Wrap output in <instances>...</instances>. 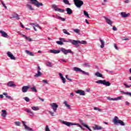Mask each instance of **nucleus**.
Segmentation results:
<instances>
[{"mask_svg":"<svg viewBox=\"0 0 131 131\" xmlns=\"http://www.w3.org/2000/svg\"><path fill=\"white\" fill-rule=\"evenodd\" d=\"M59 40L62 41V42H70L73 46H75L77 48L79 47V44L80 45H86L88 43L86 41L84 40H72L71 39H68V40H66L63 38H60Z\"/></svg>","mask_w":131,"mask_h":131,"instance_id":"f257e3e1","label":"nucleus"},{"mask_svg":"<svg viewBox=\"0 0 131 131\" xmlns=\"http://www.w3.org/2000/svg\"><path fill=\"white\" fill-rule=\"evenodd\" d=\"M60 52H62L64 55H68V54H72V55H73L74 54L71 49H66L64 48H61L60 50H50V53H51V54H59Z\"/></svg>","mask_w":131,"mask_h":131,"instance_id":"f03ea898","label":"nucleus"},{"mask_svg":"<svg viewBox=\"0 0 131 131\" xmlns=\"http://www.w3.org/2000/svg\"><path fill=\"white\" fill-rule=\"evenodd\" d=\"M96 83H98V84H103L106 86H110L111 85V83L109 81H106V80H99L96 81Z\"/></svg>","mask_w":131,"mask_h":131,"instance_id":"7ed1b4c3","label":"nucleus"},{"mask_svg":"<svg viewBox=\"0 0 131 131\" xmlns=\"http://www.w3.org/2000/svg\"><path fill=\"white\" fill-rule=\"evenodd\" d=\"M30 4L31 5H34L35 7H37V8H39V7H42L43 6V4L41 3L38 2L37 0H30Z\"/></svg>","mask_w":131,"mask_h":131,"instance_id":"20e7f679","label":"nucleus"},{"mask_svg":"<svg viewBox=\"0 0 131 131\" xmlns=\"http://www.w3.org/2000/svg\"><path fill=\"white\" fill-rule=\"evenodd\" d=\"M73 70H74V71H75L76 72H81V73H82V74H83L84 75H90V73L86 72L84 71H82V70H81L79 68L74 67L73 68Z\"/></svg>","mask_w":131,"mask_h":131,"instance_id":"39448f33","label":"nucleus"},{"mask_svg":"<svg viewBox=\"0 0 131 131\" xmlns=\"http://www.w3.org/2000/svg\"><path fill=\"white\" fill-rule=\"evenodd\" d=\"M113 122H114L115 124H120V125L124 126L125 124L124 122L121 120H118V117L117 116H115L114 118Z\"/></svg>","mask_w":131,"mask_h":131,"instance_id":"423d86ee","label":"nucleus"},{"mask_svg":"<svg viewBox=\"0 0 131 131\" xmlns=\"http://www.w3.org/2000/svg\"><path fill=\"white\" fill-rule=\"evenodd\" d=\"M74 3L77 8H81V6L83 5V2L81 0H74Z\"/></svg>","mask_w":131,"mask_h":131,"instance_id":"0eeeda50","label":"nucleus"},{"mask_svg":"<svg viewBox=\"0 0 131 131\" xmlns=\"http://www.w3.org/2000/svg\"><path fill=\"white\" fill-rule=\"evenodd\" d=\"M50 105L51 106V108L52 109H53L54 112H57V109H58V104H57V103H51Z\"/></svg>","mask_w":131,"mask_h":131,"instance_id":"6e6552de","label":"nucleus"},{"mask_svg":"<svg viewBox=\"0 0 131 131\" xmlns=\"http://www.w3.org/2000/svg\"><path fill=\"white\" fill-rule=\"evenodd\" d=\"M23 124L25 127V130L27 131H34L33 129L32 128L29 127L26 124V122L23 121Z\"/></svg>","mask_w":131,"mask_h":131,"instance_id":"1a4fd4ad","label":"nucleus"},{"mask_svg":"<svg viewBox=\"0 0 131 131\" xmlns=\"http://www.w3.org/2000/svg\"><path fill=\"white\" fill-rule=\"evenodd\" d=\"M25 111H26L27 113H28L29 116H31V117H33V116H34V113L31 111L30 108H27L25 110Z\"/></svg>","mask_w":131,"mask_h":131,"instance_id":"9d476101","label":"nucleus"},{"mask_svg":"<svg viewBox=\"0 0 131 131\" xmlns=\"http://www.w3.org/2000/svg\"><path fill=\"white\" fill-rule=\"evenodd\" d=\"M30 25H31V26H33L35 31H37V30H36V28H35V27H37L39 29H41V27H40L39 26V25H38V24H37L30 23ZM34 26H35V27H34Z\"/></svg>","mask_w":131,"mask_h":131,"instance_id":"9b49d317","label":"nucleus"},{"mask_svg":"<svg viewBox=\"0 0 131 131\" xmlns=\"http://www.w3.org/2000/svg\"><path fill=\"white\" fill-rule=\"evenodd\" d=\"M7 86L9 88H13L16 86V84H15V83L14 81H10L7 83Z\"/></svg>","mask_w":131,"mask_h":131,"instance_id":"f8f14e48","label":"nucleus"},{"mask_svg":"<svg viewBox=\"0 0 131 131\" xmlns=\"http://www.w3.org/2000/svg\"><path fill=\"white\" fill-rule=\"evenodd\" d=\"M7 56L10 58L11 60H16V57L10 51L7 52Z\"/></svg>","mask_w":131,"mask_h":131,"instance_id":"ddd939ff","label":"nucleus"},{"mask_svg":"<svg viewBox=\"0 0 131 131\" xmlns=\"http://www.w3.org/2000/svg\"><path fill=\"white\" fill-rule=\"evenodd\" d=\"M0 33L3 37H5L6 38H9V35L6 32L4 31L0 30Z\"/></svg>","mask_w":131,"mask_h":131,"instance_id":"4468645a","label":"nucleus"},{"mask_svg":"<svg viewBox=\"0 0 131 131\" xmlns=\"http://www.w3.org/2000/svg\"><path fill=\"white\" fill-rule=\"evenodd\" d=\"M76 94H79L80 96H85V93H84V91L81 90H78L75 92Z\"/></svg>","mask_w":131,"mask_h":131,"instance_id":"2eb2a0df","label":"nucleus"},{"mask_svg":"<svg viewBox=\"0 0 131 131\" xmlns=\"http://www.w3.org/2000/svg\"><path fill=\"white\" fill-rule=\"evenodd\" d=\"M103 18H104V19H105V20L106 23H107V24L112 26L113 22H112V21H111V20L110 19L108 18L106 16H104Z\"/></svg>","mask_w":131,"mask_h":131,"instance_id":"dca6fc26","label":"nucleus"},{"mask_svg":"<svg viewBox=\"0 0 131 131\" xmlns=\"http://www.w3.org/2000/svg\"><path fill=\"white\" fill-rule=\"evenodd\" d=\"M29 88H30V86L29 85L23 86L21 89L23 93H26L28 91Z\"/></svg>","mask_w":131,"mask_h":131,"instance_id":"f3484780","label":"nucleus"},{"mask_svg":"<svg viewBox=\"0 0 131 131\" xmlns=\"http://www.w3.org/2000/svg\"><path fill=\"white\" fill-rule=\"evenodd\" d=\"M79 122H80V123H81V124H82V125L84 126V127H86V128H88V129H89V130H90L91 129V128H90V127H89V125L85 124L82 121V120H79Z\"/></svg>","mask_w":131,"mask_h":131,"instance_id":"a211bd4d","label":"nucleus"},{"mask_svg":"<svg viewBox=\"0 0 131 131\" xmlns=\"http://www.w3.org/2000/svg\"><path fill=\"white\" fill-rule=\"evenodd\" d=\"M59 76H60L63 83H66V79H65V78H64V76H63V74H62L61 73H59Z\"/></svg>","mask_w":131,"mask_h":131,"instance_id":"6ab92c4d","label":"nucleus"},{"mask_svg":"<svg viewBox=\"0 0 131 131\" xmlns=\"http://www.w3.org/2000/svg\"><path fill=\"white\" fill-rule=\"evenodd\" d=\"M2 112L3 113L1 114V116H2V117H3L4 118H6V117H7V115H8L7 111L3 110L2 111Z\"/></svg>","mask_w":131,"mask_h":131,"instance_id":"aec40b11","label":"nucleus"},{"mask_svg":"<svg viewBox=\"0 0 131 131\" xmlns=\"http://www.w3.org/2000/svg\"><path fill=\"white\" fill-rule=\"evenodd\" d=\"M20 35L22 36L23 37H24V38H25V39L29 40V41H32V39H31V38H29V37H27L26 35H25L23 34H20Z\"/></svg>","mask_w":131,"mask_h":131,"instance_id":"412c9836","label":"nucleus"},{"mask_svg":"<svg viewBox=\"0 0 131 131\" xmlns=\"http://www.w3.org/2000/svg\"><path fill=\"white\" fill-rule=\"evenodd\" d=\"M93 128L94 130H100V129H102V127L95 125V126L93 127Z\"/></svg>","mask_w":131,"mask_h":131,"instance_id":"4be33fe9","label":"nucleus"},{"mask_svg":"<svg viewBox=\"0 0 131 131\" xmlns=\"http://www.w3.org/2000/svg\"><path fill=\"white\" fill-rule=\"evenodd\" d=\"M121 16L122 18H126L128 17V14L125 13V12H121Z\"/></svg>","mask_w":131,"mask_h":131,"instance_id":"5701e85b","label":"nucleus"},{"mask_svg":"<svg viewBox=\"0 0 131 131\" xmlns=\"http://www.w3.org/2000/svg\"><path fill=\"white\" fill-rule=\"evenodd\" d=\"M41 75H42V73H41V72H40V71H37V73H36V74L34 75V77H40Z\"/></svg>","mask_w":131,"mask_h":131,"instance_id":"b1692460","label":"nucleus"},{"mask_svg":"<svg viewBox=\"0 0 131 131\" xmlns=\"http://www.w3.org/2000/svg\"><path fill=\"white\" fill-rule=\"evenodd\" d=\"M12 18H15L16 19V20H20V17H19V15L17 13L13 14L12 15Z\"/></svg>","mask_w":131,"mask_h":131,"instance_id":"393cba45","label":"nucleus"},{"mask_svg":"<svg viewBox=\"0 0 131 131\" xmlns=\"http://www.w3.org/2000/svg\"><path fill=\"white\" fill-rule=\"evenodd\" d=\"M66 11L67 12V14L68 15H71V14H72V10L70 8H67L66 9Z\"/></svg>","mask_w":131,"mask_h":131,"instance_id":"a878e982","label":"nucleus"},{"mask_svg":"<svg viewBox=\"0 0 131 131\" xmlns=\"http://www.w3.org/2000/svg\"><path fill=\"white\" fill-rule=\"evenodd\" d=\"M25 52L28 55H29V56H32V57H34V54H33V53H32L28 50H25Z\"/></svg>","mask_w":131,"mask_h":131,"instance_id":"bb28decb","label":"nucleus"},{"mask_svg":"<svg viewBox=\"0 0 131 131\" xmlns=\"http://www.w3.org/2000/svg\"><path fill=\"white\" fill-rule=\"evenodd\" d=\"M100 41L101 43V45H100V48L101 49H103V48H104L105 46V42L104 41V40H102L101 39H100Z\"/></svg>","mask_w":131,"mask_h":131,"instance_id":"cd10ccee","label":"nucleus"},{"mask_svg":"<svg viewBox=\"0 0 131 131\" xmlns=\"http://www.w3.org/2000/svg\"><path fill=\"white\" fill-rule=\"evenodd\" d=\"M95 75L97 77H103V75H102V74L100 73L99 72L95 73Z\"/></svg>","mask_w":131,"mask_h":131,"instance_id":"c85d7f7f","label":"nucleus"},{"mask_svg":"<svg viewBox=\"0 0 131 131\" xmlns=\"http://www.w3.org/2000/svg\"><path fill=\"white\" fill-rule=\"evenodd\" d=\"M31 109H32L34 111H37L39 110V107L38 106H32Z\"/></svg>","mask_w":131,"mask_h":131,"instance_id":"c756f323","label":"nucleus"},{"mask_svg":"<svg viewBox=\"0 0 131 131\" xmlns=\"http://www.w3.org/2000/svg\"><path fill=\"white\" fill-rule=\"evenodd\" d=\"M83 66L87 67L88 68H90V67H91V64H90V63L88 62H85L83 64Z\"/></svg>","mask_w":131,"mask_h":131,"instance_id":"7c9ffc66","label":"nucleus"},{"mask_svg":"<svg viewBox=\"0 0 131 131\" xmlns=\"http://www.w3.org/2000/svg\"><path fill=\"white\" fill-rule=\"evenodd\" d=\"M52 8L56 12H57L58 10L59 9V8H58V7H57V5H52Z\"/></svg>","mask_w":131,"mask_h":131,"instance_id":"2f4dec72","label":"nucleus"},{"mask_svg":"<svg viewBox=\"0 0 131 131\" xmlns=\"http://www.w3.org/2000/svg\"><path fill=\"white\" fill-rule=\"evenodd\" d=\"M63 3L65 4V5H68V6H71V4L69 3V1L68 0H63Z\"/></svg>","mask_w":131,"mask_h":131,"instance_id":"473e14b6","label":"nucleus"},{"mask_svg":"<svg viewBox=\"0 0 131 131\" xmlns=\"http://www.w3.org/2000/svg\"><path fill=\"white\" fill-rule=\"evenodd\" d=\"M31 90L32 92H34V93H37V90H36L35 86L31 88Z\"/></svg>","mask_w":131,"mask_h":131,"instance_id":"72a5a7b5","label":"nucleus"},{"mask_svg":"<svg viewBox=\"0 0 131 131\" xmlns=\"http://www.w3.org/2000/svg\"><path fill=\"white\" fill-rule=\"evenodd\" d=\"M63 104L65 105V106H66V107H67V108H68V109H71V107H70V105H69V104H68L67 103V101H64V102H63Z\"/></svg>","mask_w":131,"mask_h":131,"instance_id":"f704fd0d","label":"nucleus"},{"mask_svg":"<svg viewBox=\"0 0 131 131\" xmlns=\"http://www.w3.org/2000/svg\"><path fill=\"white\" fill-rule=\"evenodd\" d=\"M62 31L63 32V33H64V34H67L68 35H70V33L67 32V29H63Z\"/></svg>","mask_w":131,"mask_h":131,"instance_id":"c9c22d12","label":"nucleus"},{"mask_svg":"<svg viewBox=\"0 0 131 131\" xmlns=\"http://www.w3.org/2000/svg\"><path fill=\"white\" fill-rule=\"evenodd\" d=\"M62 123L63 124H65V125H67V126H70V122H69L63 121Z\"/></svg>","mask_w":131,"mask_h":131,"instance_id":"e433bc0d","label":"nucleus"},{"mask_svg":"<svg viewBox=\"0 0 131 131\" xmlns=\"http://www.w3.org/2000/svg\"><path fill=\"white\" fill-rule=\"evenodd\" d=\"M47 66H48V67H53V64H52V62L48 61L47 63Z\"/></svg>","mask_w":131,"mask_h":131,"instance_id":"4c0bfd02","label":"nucleus"},{"mask_svg":"<svg viewBox=\"0 0 131 131\" xmlns=\"http://www.w3.org/2000/svg\"><path fill=\"white\" fill-rule=\"evenodd\" d=\"M57 18L59 19V20H61L62 21H65L66 20V19L62 18L60 16H57Z\"/></svg>","mask_w":131,"mask_h":131,"instance_id":"58836bf2","label":"nucleus"},{"mask_svg":"<svg viewBox=\"0 0 131 131\" xmlns=\"http://www.w3.org/2000/svg\"><path fill=\"white\" fill-rule=\"evenodd\" d=\"M94 110H96L97 111H98L99 112H102V109L99 108L97 107H94Z\"/></svg>","mask_w":131,"mask_h":131,"instance_id":"ea45409f","label":"nucleus"},{"mask_svg":"<svg viewBox=\"0 0 131 131\" xmlns=\"http://www.w3.org/2000/svg\"><path fill=\"white\" fill-rule=\"evenodd\" d=\"M84 15L87 17V18H90V16L89 15V13L86 11H83Z\"/></svg>","mask_w":131,"mask_h":131,"instance_id":"a19ab883","label":"nucleus"},{"mask_svg":"<svg viewBox=\"0 0 131 131\" xmlns=\"http://www.w3.org/2000/svg\"><path fill=\"white\" fill-rule=\"evenodd\" d=\"M27 7H29V9L31 10V11H33V8H32V6L29 5V4H27Z\"/></svg>","mask_w":131,"mask_h":131,"instance_id":"79ce46f5","label":"nucleus"},{"mask_svg":"<svg viewBox=\"0 0 131 131\" xmlns=\"http://www.w3.org/2000/svg\"><path fill=\"white\" fill-rule=\"evenodd\" d=\"M56 43H57V45H59L60 46H63V42H62V41H56Z\"/></svg>","mask_w":131,"mask_h":131,"instance_id":"37998d69","label":"nucleus"},{"mask_svg":"<svg viewBox=\"0 0 131 131\" xmlns=\"http://www.w3.org/2000/svg\"><path fill=\"white\" fill-rule=\"evenodd\" d=\"M1 3H2V5H3V6L4 7V8H5V9H6V10H8V8L6 6V4H5V3L3 1L1 2Z\"/></svg>","mask_w":131,"mask_h":131,"instance_id":"c03bdc74","label":"nucleus"},{"mask_svg":"<svg viewBox=\"0 0 131 131\" xmlns=\"http://www.w3.org/2000/svg\"><path fill=\"white\" fill-rule=\"evenodd\" d=\"M73 31L74 32H75L76 33H79L80 31L78 29H75L73 30Z\"/></svg>","mask_w":131,"mask_h":131,"instance_id":"a18cd8bd","label":"nucleus"},{"mask_svg":"<svg viewBox=\"0 0 131 131\" xmlns=\"http://www.w3.org/2000/svg\"><path fill=\"white\" fill-rule=\"evenodd\" d=\"M66 78H67L68 79V80H69L71 82H72V79L69 78V77L68 76V75H66Z\"/></svg>","mask_w":131,"mask_h":131,"instance_id":"49530a36","label":"nucleus"},{"mask_svg":"<svg viewBox=\"0 0 131 131\" xmlns=\"http://www.w3.org/2000/svg\"><path fill=\"white\" fill-rule=\"evenodd\" d=\"M121 98H122L121 96H119L118 97H116V98H115V101H118L119 100H121Z\"/></svg>","mask_w":131,"mask_h":131,"instance_id":"de8ad7c7","label":"nucleus"},{"mask_svg":"<svg viewBox=\"0 0 131 131\" xmlns=\"http://www.w3.org/2000/svg\"><path fill=\"white\" fill-rule=\"evenodd\" d=\"M14 124L17 126H20V123L19 121H16L14 122Z\"/></svg>","mask_w":131,"mask_h":131,"instance_id":"09e8293b","label":"nucleus"},{"mask_svg":"<svg viewBox=\"0 0 131 131\" xmlns=\"http://www.w3.org/2000/svg\"><path fill=\"white\" fill-rule=\"evenodd\" d=\"M124 85H125V88H126L127 89H129V88H130L131 86V84L127 85L126 84V83H124Z\"/></svg>","mask_w":131,"mask_h":131,"instance_id":"8fccbe9b","label":"nucleus"},{"mask_svg":"<svg viewBox=\"0 0 131 131\" xmlns=\"http://www.w3.org/2000/svg\"><path fill=\"white\" fill-rule=\"evenodd\" d=\"M107 99L109 101H115V98H111L110 97H107Z\"/></svg>","mask_w":131,"mask_h":131,"instance_id":"3c124183","label":"nucleus"},{"mask_svg":"<svg viewBox=\"0 0 131 131\" xmlns=\"http://www.w3.org/2000/svg\"><path fill=\"white\" fill-rule=\"evenodd\" d=\"M24 100H26V102H29V98L27 97H24Z\"/></svg>","mask_w":131,"mask_h":131,"instance_id":"603ef678","label":"nucleus"},{"mask_svg":"<svg viewBox=\"0 0 131 131\" xmlns=\"http://www.w3.org/2000/svg\"><path fill=\"white\" fill-rule=\"evenodd\" d=\"M57 12H60V13H64V10L62 9L58 8Z\"/></svg>","mask_w":131,"mask_h":131,"instance_id":"864d4df0","label":"nucleus"},{"mask_svg":"<svg viewBox=\"0 0 131 131\" xmlns=\"http://www.w3.org/2000/svg\"><path fill=\"white\" fill-rule=\"evenodd\" d=\"M58 61H59V62H61V61H62V62H64V63L67 62V60H65L64 59H61L59 60Z\"/></svg>","mask_w":131,"mask_h":131,"instance_id":"5fc2aeb1","label":"nucleus"},{"mask_svg":"<svg viewBox=\"0 0 131 131\" xmlns=\"http://www.w3.org/2000/svg\"><path fill=\"white\" fill-rule=\"evenodd\" d=\"M45 131H51L50 130V128H49V126L48 125H46Z\"/></svg>","mask_w":131,"mask_h":131,"instance_id":"6e6d98bb","label":"nucleus"},{"mask_svg":"<svg viewBox=\"0 0 131 131\" xmlns=\"http://www.w3.org/2000/svg\"><path fill=\"white\" fill-rule=\"evenodd\" d=\"M6 98H7V99H9V100H13V98H12V97L10 96L7 95Z\"/></svg>","mask_w":131,"mask_h":131,"instance_id":"4d7b16f0","label":"nucleus"},{"mask_svg":"<svg viewBox=\"0 0 131 131\" xmlns=\"http://www.w3.org/2000/svg\"><path fill=\"white\" fill-rule=\"evenodd\" d=\"M49 112L51 116H55V115H54V112L52 111H49Z\"/></svg>","mask_w":131,"mask_h":131,"instance_id":"13d9d810","label":"nucleus"},{"mask_svg":"<svg viewBox=\"0 0 131 131\" xmlns=\"http://www.w3.org/2000/svg\"><path fill=\"white\" fill-rule=\"evenodd\" d=\"M77 124H78V123H74L70 122V126L71 125H77Z\"/></svg>","mask_w":131,"mask_h":131,"instance_id":"bf43d9fd","label":"nucleus"},{"mask_svg":"<svg viewBox=\"0 0 131 131\" xmlns=\"http://www.w3.org/2000/svg\"><path fill=\"white\" fill-rule=\"evenodd\" d=\"M114 47H115V48L116 49V50H117V51H118V50H119L118 49V47H117V45H116V43L114 44Z\"/></svg>","mask_w":131,"mask_h":131,"instance_id":"052dcab7","label":"nucleus"},{"mask_svg":"<svg viewBox=\"0 0 131 131\" xmlns=\"http://www.w3.org/2000/svg\"><path fill=\"white\" fill-rule=\"evenodd\" d=\"M113 30H114V31H117V28H116L115 27H113Z\"/></svg>","mask_w":131,"mask_h":131,"instance_id":"680f3d73","label":"nucleus"},{"mask_svg":"<svg viewBox=\"0 0 131 131\" xmlns=\"http://www.w3.org/2000/svg\"><path fill=\"white\" fill-rule=\"evenodd\" d=\"M122 40H128V38H127V37H123L122 38Z\"/></svg>","mask_w":131,"mask_h":131,"instance_id":"e2e57ef3","label":"nucleus"},{"mask_svg":"<svg viewBox=\"0 0 131 131\" xmlns=\"http://www.w3.org/2000/svg\"><path fill=\"white\" fill-rule=\"evenodd\" d=\"M38 99L39 100H40V101H41L42 102H45V99L38 97Z\"/></svg>","mask_w":131,"mask_h":131,"instance_id":"0e129e2a","label":"nucleus"},{"mask_svg":"<svg viewBox=\"0 0 131 131\" xmlns=\"http://www.w3.org/2000/svg\"><path fill=\"white\" fill-rule=\"evenodd\" d=\"M126 95H127L128 96H129V97H131V93L130 92H127L126 93Z\"/></svg>","mask_w":131,"mask_h":131,"instance_id":"69168bd1","label":"nucleus"},{"mask_svg":"<svg viewBox=\"0 0 131 131\" xmlns=\"http://www.w3.org/2000/svg\"><path fill=\"white\" fill-rule=\"evenodd\" d=\"M42 82H43L44 83H48V81L47 80H43Z\"/></svg>","mask_w":131,"mask_h":131,"instance_id":"338daca9","label":"nucleus"},{"mask_svg":"<svg viewBox=\"0 0 131 131\" xmlns=\"http://www.w3.org/2000/svg\"><path fill=\"white\" fill-rule=\"evenodd\" d=\"M38 71H40L41 70V69L40 68V67L39 66L37 67Z\"/></svg>","mask_w":131,"mask_h":131,"instance_id":"774afa93","label":"nucleus"}]
</instances>
